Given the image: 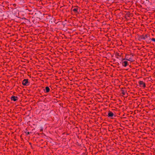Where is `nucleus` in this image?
Masks as SVG:
<instances>
[{
  "instance_id": "6",
  "label": "nucleus",
  "mask_w": 155,
  "mask_h": 155,
  "mask_svg": "<svg viewBox=\"0 0 155 155\" xmlns=\"http://www.w3.org/2000/svg\"><path fill=\"white\" fill-rule=\"evenodd\" d=\"M45 89L46 90V93H48L50 91V89L48 87H45Z\"/></svg>"
},
{
  "instance_id": "2",
  "label": "nucleus",
  "mask_w": 155,
  "mask_h": 155,
  "mask_svg": "<svg viewBox=\"0 0 155 155\" xmlns=\"http://www.w3.org/2000/svg\"><path fill=\"white\" fill-rule=\"evenodd\" d=\"M139 84L140 85V86L141 87H143L144 88L145 86V83L142 81H140L139 82Z\"/></svg>"
},
{
  "instance_id": "8",
  "label": "nucleus",
  "mask_w": 155,
  "mask_h": 155,
  "mask_svg": "<svg viewBox=\"0 0 155 155\" xmlns=\"http://www.w3.org/2000/svg\"><path fill=\"white\" fill-rule=\"evenodd\" d=\"M128 55H126L125 56V58L124 59H123V60H128V59L129 58V57H128Z\"/></svg>"
},
{
  "instance_id": "13",
  "label": "nucleus",
  "mask_w": 155,
  "mask_h": 155,
  "mask_svg": "<svg viewBox=\"0 0 155 155\" xmlns=\"http://www.w3.org/2000/svg\"><path fill=\"white\" fill-rule=\"evenodd\" d=\"M124 95V92L122 93Z\"/></svg>"
},
{
  "instance_id": "1",
  "label": "nucleus",
  "mask_w": 155,
  "mask_h": 155,
  "mask_svg": "<svg viewBox=\"0 0 155 155\" xmlns=\"http://www.w3.org/2000/svg\"><path fill=\"white\" fill-rule=\"evenodd\" d=\"M22 84L24 86H28L29 84L28 79H24L22 81Z\"/></svg>"
},
{
  "instance_id": "4",
  "label": "nucleus",
  "mask_w": 155,
  "mask_h": 155,
  "mask_svg": "<svg viewBox=\"0 0 155 155\" xmlns=\"http://www.w3.org/2000/svg\"><path fill=\"white\" fill-rule=\"evenodd\" d=\"M17 96H12L11 97L12 100L15 101L17 100Z\"/></svg>"
},
{
  "instance_id": "12",
  "label": "nucleus",
  "mask_w": 155,
  "mask_h": 155,
  "mask_svg": "<svg viewBox=\"0 0 155 155\" xmlns=\"http://www.w3.org/2000/svg\"><path fill=\"white\" fill-rule=\"evenodd\" d=\"M25 133L27 135H28L30 134V132H26Z\"/></svg>"
},
{
  "instance_id": "9",
  "label": "nucleus",
  "mask_w": 155,
  "mask_h": 155,
  "mask_svg": "<svg viewBox=\"0 0 155 155\" xmlns=\"http://www.w3.org/2000/svg\"><path fill=\"white\" fill-rule=\"evenodd\" d=\"M78 8H74L73 10V11H74L76 13L78 12Z\"/></svg>"
},
{
  "instance_id": "7",
  "label": "nucleus",
  "mask_w": 155,
  "mask_h": 155,
  "mask_svg": "<svg viewBox=\"0 0 155 155\" xmlns=\"http://www.w3.org/2000/svg\"><path fill=\"white\" fill-rule=\"evenodd\" d=\"M133 56V55H132L131 57L130 58H129L128 59V61H133V59L132 58V57Z\"/></svg>"
},
{
  "instance_id": "5",
  "label": "nucleus",
  "mask_w": 155,
  "mask_h": 155,
  "mask_svg": "<svg viewBox=\"0 0 155 155\" xmlns=\"http://www.w3.org/2000/svg\"><path fill=\"white\" fill-rule=\"evenodd\" d=\"M122 65L124 67H126L127 65V62L126 61H122Z\"/></svg>"
},
{
  "instance_id": "3",
  "label": "nucleus",
  "mask_w": 155,
  "mask_h": 155,
  "mask_svg": "<svg viewBox=\"0 0 155 155\" xmlns=\"http://www.w3.org/2000/svg\"><path fill=\"white\" fill-rule=\"evenodd\" d=\"M108 116L109 117H113L114 116V114L111 111H109L108 114Z\"/></svg>"
},
{
  "instance_id": "11",
  "label": "nucleus",
  "mask_w": 155,
  "mask_h": 155,
  "mask_svg": "<svg viewBox=\"0 0 155 155\" xmlns=\"http://www.w3.org/2000/svg\"><path fill=\"white\" fill-rule=\"evenodd\" d=\"M152 41L155 42V38H153L151 39Z\"/></svg>"
},
{
  "instance_id": "10",
  "label": "nucleus",
  "mask_w": 155,
  "mask_h": 155,
  "mask_svg": "<svg viewBox=\"0 0 155 155\" xmlns=\"http://www.w3.org/2000/svg\"><path fill=\"white\" fill-rule=\"evenodd\" d=\"M147 38V35H145V36L143 37V39H145Z\"/></svg>"
}]
</instances>
